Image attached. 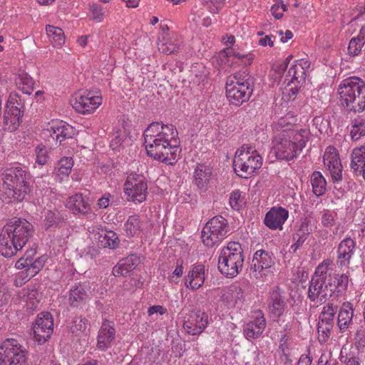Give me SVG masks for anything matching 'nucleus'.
<instances>
[{
  "label": "nucleus",
  "mask_w": 365,
  "mask_h": 365,
  "mask_svg": "<svg viewBox=\"0 0 365 365\" xmlns=\"http://www.w3.org/2000/svg\"><path fill=\"white\" fill-rule=\"evenodd\" d=\"M44 137H50L56 142V145H61L66 139L71 138L74 135L73 128L62 120L52 121L50 125L43 133Z\"/></svg>",
  "instance_id": "f3484780"
},
{
  "label": "nucleus",
  "mask_w": 365,
  "mask_h": 365,
  "mask_svg": "<svg viewBox=\"0 0 365 365\" xmlns=\"http://www.w3.org/2000/svg\"><path fill=\"white\" fill-rule=\"evenodd\" d=\"M46 31L53 46L61 47L64 44L65 36L61 28L48 25L46 27Z\"/></svg>",
  "instance_id": "e433bc0d"
},
{
  "label": "nucleus",
  "mask_w": 365,
  "mask_h": 365,
  "mask_svg": "<svg viewBox=\"0 0 365 365\" xmlns=\"http://www.w3.org/2000/svg\"><path fill=\"white\" fill-rule=\"evenodd\" d=\"M90 11L92 14L93 19L98 21L101 22L103 19V7L98 4H93L90 6Z\"/></svg>",
  "instance_id": "6e6d98bb"
},
{
  "label": "nucleus",
  "mask_w": 365,
  "mask_h": 365,
  "mask_svg": "<svg viewBox=\"0 0 365 365\" xmlns=\"http://www.w3.org/2000/svg\"><path fill=\"white\" fill-rule=\"evenodd\" d=\"M208 317L200 310L192 309L184 315V331L192 335L200 334L206 327Z\"/></svg>",
  "instance_id": "dca6fc26"
},
{
  "label": "nucleus",
  "mask_w": 365,
  "mask_h": 365,
  "mask_svg": "<svg viewBox=\"0 0 365 365\" xmlns=\"http://www.w3.org/2000/svg\"><path fill=\"white\" fill-rule=\"evenodd\" d=\"M73 165V160L71 157H63L60 159L56 163L53 171L56 180L59 182H62L66 179H68Z\"/></svg>",
  "instance_id": "cd10ccee"
},
{
  "label": "nucleus",
  "mask_w": 365,
  "mask_h": 365,
  "mask_svg": "<svg viewBox=\"0 0 365 365\" xmlns=\"http://www.w3.org/2000/svg\"><path fill=\"white\" fill-rule=\"evenodd\" d=\"M46 257L42 256L38 257L34 261L32 260L28 267L24 268L25 270L19 274V277H21L24 282L29 281L41 271L46 262Z\"/></svg>",
  "instance_id": "72a5a7b5"
},
{
  "label": "nucleus",
  "mask_w": 365,
  "mask_h": 365,
  "mask_svg": "<svg viewBox=\"0 0 365 365\" xmlns=\"http://www.w3.org/2000/svg\"><path fill=\"white\" fill-rule=\"evenodd\" d=\"M86 329V320L82 318H76L73 322V325L71 327V331L72 333L78 334L83 332Z\"/></svg>",
  "instance_id": "5fc2aeb1"
},
{
  "label": "nucleus",
  "mask_w": 365,
  "mask_h": 365,
  "mask_svg": "<svg viewBox=\"0 0 365 365\" xmlns=\"http://www.w3.org/2000/svg\"><path fill=\"white\" fill-rule=\"evenodd\" d=\"M115 338L113 323L104 321L98 331L97 347L101 351H106L111 346Z\"/></svg>",
  "instance_id": "412c9836"
},
{
  "label": "nucleus",
  "mask_w": 365,
  "mask_h": 365,
  "mask_svg": "<svg viewBox=\"0 0 365 365\" xmlns=\"http://www.w3.org/2000/svg\"><path fill=\"white\" fill-rule=\"evenodd\" d=\"M205 282V267L202 264L193 266L189 271L184 284L192 290L198 289Z\"/></svg>",
  "instance_id": "a878e982"
},
{
  "label": "nucleus",
  "mask_w": 365,
  "mask_h": 365,
  "mask_svg": "<svg viewBox=\"0 0 365 365\" xmlns=\"http://www.w3.org/2000/svg\"><path fill=\"white\" fill-rule=\"evenodd\" d=\"M230 292L232 298L235 300V302H237L238 300L241 301L243 299L244 292L240 287L233 285L230 287Z\"/></svg>",
  "instance_id": "680f3d73"
},
{
  "label": "nucleus",
  "mask_w": 365,
  "mask_h": 365,
  "mask_svg": "<svg viewBox=\"0 0 365 365\" xmlns=\"http://www.w3.org/2000/svg\"><path fill=\"white\" fill-rule=\"evenodd\" d=\"M329 262H327V277L331 279V292L332 294L334 292L341 293L347 289L349 284V276L346 274H336L332 269H329Z\"/></svg>",
  "instance_id": "bb28decb"
},
{
  "label": "nucleus",
  "mask_w": 365,
  "mask_h": 365,
  "mask_svg": "<svg viewBox=\"0 0 365 365\" xmlns=\"http://www.w3.org/2000/svg\"><path fill=\"white\" fill-rule=\"evenodd\" d=\"M230 230L227 220L217 215L210 220L204 226L201 237L202 242L207 247H212L224 239Z\"/></svg>",
  "instance_id": "9d476101"
},
{
  "label": "nucleus",
  "mask_w": 365,
  "mask_h": 365,
  "mask_svg": "<svg viewBox=\"0 0 365 365\" xmlns=\"http://www.w3.org/2000/svg\"><path fill=\"white\" fill-rule=\"evenodd\" d=\"M143 137L147 153L153 159L173 165L180 158L182 148L173 124L153 122L144 130Z\"/></svg>",
  "instance_id": "f257e3e1"
},
{
  "label": "nucleus",
  "mask_w": 365,
  "mask_h": 365,
  "mask_svg": "<svg viewBox=\"0 0 365 365\" xmlns=\"http://www.w3.org/2000/svg\"><path fill=\"white\" fill-rule=\"evenodd\" d=\"M169 28L167 24H160V36L158 38V49L165 53H171L173 51V48L166 46V35Z\"/></svg>",
  "instance_id": "c03bdc74"
},
{
  "label": "nucleus",
  "mask_w": 365,
  "mask_h": 365,
  "mask_svg": "<svg viewBox=\"0 0 365 365\" xmlns=\"http://www.w3.org/2000/svg\"><path fill=\"white\" fill-rule=\"evenodd\" d=\"M365 135V121L355 120L351 130L352 140H357Z\"/></svg>",
  "instance_id": "49530a36"
},
{
  "label": "nucleus",
  "mask_w": 365,
  "mask_h": 365,
  "mask_svg": "<svg viewBox=\"0 0 365 365\" xmlns=\"http://www.w3.org/2000/svg\"><path fill=\"white\" fill-rule=\"evenodd\" d=\"M105 245L110 248H115L118 245V237L113 232H107L104 234Z\"/></svg>",
  "instance_id": "4d7b16f0"
},
{
  "label": "nucleus",
  "mask_w": 365,
  "mask_h": 365,
  "mask_svg": "<svg viewBox=\"0 0 365 365\" xmlns=\"http://www.w3.org/2000/svg\"><path fill=\"white\" fill-rule=\"evenodd\" d=\"M286 307V302L284 300L279 290H274L270 293L268 299V308L269 312L276 317L283 314Z\"/></svg>",
  "instance_id": "2f4dec72"
},
{
  "label": "nucleus",
  "mask_w": 365,
  "mask_h": 365,
  "mask_svg": "<svg viewBox=\"0 0 365 365\" xmlns=\"http://www.w3.org/2000/svg\"><path fill=\"white\" fill-rule=\"evenodd\" d=\"M356 242L351 238L344 239L337 247L338 260L339 267L348 266L354 252Z\"/></svg>",
  "instance_id": "5701e85b"
},
{
  "label": "nucleus",
  "mask_w": 365,
  "mask_h": 365,
  "mask_svg": "<svg viewBox=\"0 0 365 365\" xmlns=\"http://www.w3.org/2000/svg\"><path fill=\"white\" fill-rule=\"evenodd\" d=\"M289 217V212L282 207H273L265 215L264 222L272 230H282L284 222Z\"/></svg>",
  "instance_id": "aec40b11"
},
{
  "label": "nucleus",
  "mask_w": 365,
  "mask_h": 365,
  "mask_svg": "<svg viewBox=\"0 0 365 365\" xmlns=\"http://www.w3.org/2000/svg\"><path fill=\"white\" fill-rule=\"evenodd\" d=\"M307 238L302 236H296V240H294V243L290 247V252L294 253L305 242Z\"/></svg>",
  "instance_id": "774afa93"
},
{
  "label": "nucleus",
  "mask_w": 365,
  "mask_h": 365,
  "mask_svg": "<svg viewBox=\"0 0 365 365\" xmlns=\"http://www.w3.org/2000/svg\"><path fill=\"white\" fill-rule=\"evenodd\" d=\"M68 302L71 307H78L83 304L87 299V293L81 284L72 285L68 292Z\"/></svg>",
  "instance_id": "473e14b6"
},
{
  "label": "nucleus",
  "mask_w": 365,
  "mask_h": 365,
  "mask_svg": "<svg viewBox=\"0 0 365 365\" xmlns=\"http://www.w3.org/2000/svg\"><path fill=\"white\" fill-rule=\"evenodd\" d=\"M202 5L212 14H217L222 8V5L212 0H206L203 1Z\"/></svg>",
  "instance_id": "bf43d9fd"
},
{
  "label": "nucleus",
  "mask_w": 365,
  "mask_h": 365,
  "mask_svg": "<svg viewBox=\"0 0 365 365\" xmlns=\"http://www.w3.org/2000/svg\"><path fill=\"white\" fill-rule=\"evenodd\" d=\"M337 306L328 303L323 307L319 317L317 331L320 342H326L331 334L334 327V318L337 309Z\"/></svg>",
  "instance_id": "2eb2a0df"
},
{
  "label": "nucleus",
  "mask_w": 365,
  "mask_h": 365,
  "mask_svg": "<svg viewBox=\"0 0 365 365\" xmlns=\"http://www.w3.org/2000/svg\"><path fill=\"white\" fill-rule=\"evenodd\" d=\"M36 252L34 250H27L24 257L20 258L15 264V267L18 269H22L28 267L30 262L33 260Z\"/></svg>",
  "instance_id": "603ef678"
},
{
  "label": "nucleus",
  "mask_w": 365,
  "mask_h": 365,
  "mask_svg": "<svg viewBox=\"0 0 365 365\" xmlns=\"http://www.w3.org/2000/svg\"><path fill=\"white\" fill-rule=\"evenodd\" d=\"M305 130L292 131L287 136L283 135L282 137L274 140V153L278 159L291 160L305 147L307 138L304 135Z\"/></svg>",
  "instance_id": "423d86ee"
},
{
  "label": "nucleus",
  "mask_w": 365,
  "mask_h": 365,
  "mask_svg": "<svg viewBox=\"0 0 365 365\" xmlns=\"http://www.w3.org/2000/svg\"><path fill=\"white\" fill-rule=\"evenodd\" d=\"M182 274V264H178L177 267L175 268L173 274L169 277L170 281L173 283H178Z\"/></svg>",
  "instance_id": "69168bd1"
},
{
  "label": "nucleus",
  "mask_w": 365,
  "mask_h": 365,
  "mask_svg": "<svg viewBox=\"0 0 365 365\" xmlns=\"http://www.w3.org/2000/svg\"><path fill=\"white\" fill-rule=\"evenodd\" d=\"M241 192L239 190L233 191L230 197V204L234 210H239L240 207Z\"/></svg>",
  "instance_id": "052dcab7"
},
{
  "label": "nucleus",
  "mask_w": 365,
  "mask_h": 365,
  "mask_svg": "<svg viewBox=\"0 0 365 365\" xmlns=\"http://www.w3.org/2000/svg\"><path fill=\"white\" fill-rule=\"evenodd\" d=\"M28 351L16 340L6 339L0 348V365H28Z\"/></svg>",
  "instance_id": "9b49d317"
},
{
  "label": "nucleus",
  "mask_w": 365,
  "mask_h": 365,
  "mask_svg": "<svg viewBox=\"0 0 365 365\" xmlns=\"http://www.w3.org/2000/svg\"><path fill=\"white\" fill-rule=\"evenodd\" d=\"M350 166L354 172H359L365 180V143L352 150Z\"/></svg>",
  "instance_id": "c756f323"
},
{
  "label": "nucleus",
  "mask_w": 365,
  "mask_h": 365,
  "mask_svg": "<svg viewBox=\"0 0 365 365\" xmlns=\"http://www.w3.org/2000/svg\"><path fill=\"white\" fill-rule=\"evenodd\" d=\"M244 263L243 250L237 242H230L221 250L218 257V269L227 277L232 278L242 269Z\"/></svg>",
  "instance_id": "39448f33"
},
{
  "label": "nucleus",
  "mask_w": 365,
  "mask_h": 365,
  "mask_svg": "<svg viewBox=\"0 0 365 365\" xmlns=\"http://www.w3.org/2000/svg\"><path fill=\"white\" fill-rule=\"evenodd\" d=\"M33 233V225L26 220H9L0 234V253L5 257L15 255L26 245Z\"/></svg>",
  "instance_id": "f03ea898"
},
{
  "label": "nucleus",
  "mask_w": 365,
  "mask_h": 365,
  "mask_svg": "<svg viewBox=\"0 0 365 365\" xmlns=\"http://www.w3.org/2000/svg\"><path fill=\"white\" fill-rule=\"evenodd\" d=\"M230 55V52L229 51V48H227L220 51L219 53L214 57V59L218 65L226 64L229 61L228 58Z\"/></svg>",
  "instance_id": "13d9d810"
},
{
  "label": "nucleus",
  "mask_w": 365,
  "mask_h": 365,
  "mask_svg": "<svg viewBox=\"0 0 365 365\" xmlns=\"http://www.w3.org/2000/svg\"><path fill=\"white\" fill-rule=\"evenodd\" d=\"M10 298V294L6 286L0 284V307L6 304Z\"/></svg>",
  "instance_id": "e2e57ef3"
},
{
  "label": "nucleus",
  "mask_w": 365,
  "mask_h": 365,
  "mask_svg": "<svg viewBox=\"0 0 365 365\" xmlns=\"http://www.w3.org/2000/svg\"><path fill=\"white\" fill-rule=\"evenodd\" d=\"M338 93L341 106L351 113L365 110V82L351 76L343 80L339 86Z\"/></svg>",
  "instance_id": "20e7f679"
},
{
  "label": "nucleus",
  "mask_w": 365,
  "mask_h": 365,
  "mask_svg": "<svg viewBox=\"0 0 365 365\" xmlns=\"http://www.w3.org/2000/svg\"><path fill=\"white\" fill-rule=\"evenodd\" d=\"M29 174L19 166H9L1 173L0 195L3 201H22L30 191Z\"/></svg>",
  "instance_id": "7ed1b4c3"
},
{
  "label": "nucleus",
  "mask_w": 365,
  "mask_h": 365,
  "mask_svg": "<svg viewBox=\"0 0 365 365\" xmlns=\"http://www.w3.org/2000/svg\"><path fill=\"white\" fill-rule=\"evenodd\" d=\"M266 327V320L264 316H257L255 319L246 324L243 332L248 339L257 338L261 335Z\"/></svg>",
  "instance_id": "7c9ffc66"
},
{
  "label": "nucleus",
  "mask_w": 365,
  "mask_h": 365,
  "mask_svg": "<svg viewBox=\"0 0 365 365\" xmlns=\"http://www.w3.org/2000/svg\"><path fill=\"white\" fill-rule=\"evenodd\" d=\"M166 311L167 309L164 308L163 306L154 305L148 308V313L150 316L154 314H159L160 315H163L166 312Z\"/></svg>",
  "instance_id": "338daca9"
},
{
  "label": "nucleus",
  "mask_w": 365,
  "mask_h": 365,
  "mask_svg": "<svg viewBox=\"0 0 365 365\" xmlns=\"http://www.w3.org/2000/svg\"><path fill=\"white\" fill-rule=\"evenodd\" d=\"M336 213L326 210L323 212L321 217V222L324 227L330 228L336 223Z\"/></svg>",
  "instance_id": "8fccbe9b"
},
{
  "label": "nucleus",
  "mask_w": 365,
  "mask_h": 365,
  "mask_svg": "<svg viewBox=\"0 0 365 365\" xmlns=\"http://www.w3.org/2000/svg\"><path fill=\"white\" fill-rule=\"evenodd\" d=\"M254 89L245 87L243 85H235L233 78H227L226 81V96L230 103L237 106L248 101Z\"/></svg>",
  "instance_id": "a211bd4d"
},
{
  "label": "nucleus",
  "mask_w": 365,
  "mask_h": 365,
  "mask_svg": "<svg viewBox=\"0 0 365 365\" xmlns=\"http://www.w3.org/2000/svg\"><path fill=\"white\" fill-rule=\"evenodd\" d=\"M311 183L313 192L317 196L324 195L326 191L327 182L320 172L314 171L311 175Z\"/></svg>",
  "instance_id": "79ce46f5"
},
{
  "label": "nucleus",
  "mask_w": 365,
  "mask_h": 365,
  "mask_svg": "<svg viewBox=\"0 0 365 365\" xmlns=\"http://www.w3.org/2000/svg\"><path fill=\"white\" fill-rule=\"evenodd\" d=\"M287 10V6L281 2L273 4L270 9L272 15L277 19H279L283 16V13Z\"/></svg>",
  "instance_id": "864d4df0"
},
{
  "label": "nucleus",
  "mask_w": 365,
  "mask_h": 365,
  "mask_svg": "<svg viewBox=\"0 0 365 365\" xmlns=\"http://www.w3.org/2000/svg\"><path fill=\"white\" fill-rule=\"evenodd\" d=\"M212 169L204 164H199L195 170L194 179L196 185L200 188L207 185L212 176Z\"/></svg>",
  "instance_id": "f704fd0d"
},
{
  "label": "nucleus",
  "mask_w": 365,
  "mask_h": 365,
  "mask_svg": "<svg viewBox=\"0 0 365 365\" xmlns=\"http://www.w3.org/2000/svg\"><path fill=\"white\" fill-rule=\"evenodd\" d=\"M141 259L136 255H130L118 262L113 267V273L115 277L126 276L134 270L140 264Z\"/></svg>",
  "instance_id": "b1692460"
},
{
  "label": "nucleus",
  "mask_w": 365,
  "mask_h": 365,
  "mask_svg": "<svg viewBox=\"0 0 365 365\" xmlns=\"http://www.w3.org/2000/svg\"><path fill=\"white\" fill-rule=\"evenodd\" d=\"M22 107L19 96L16 93L10 94L3 118L2 128L4 130L13 132L19 128L23 116Z\"/></svg>",
  "instance_id": "f8f14e48"
},
{
  "label": "nucleus",
  "mask_w": 365,
  "mask_h": 365,
  "mask_svg": "<svg viewBox=\"0 0 365 365\" xmlns=\"http://www.w3.org/2000/svg\"><path fill=\"white\" fill-rule=\"evenodd\" d=\"M16 83L19 89L25 94L30 95L34 91V81L33 78L26 73L19 74L16 79Z\"/></svg>",
  "instance_id": "a19ab883"
},
{
  "label": "nucleus",
  "mask_w": 365,
  "mask_h": 365,
  "mask_svg": "<svg viewBox=\"0 0 365 365\" xmlns=\"http://www.w3.org/2000/svg\"><path fill=\"white\" fill-rule=\"evenodd\" d=\"M365 43V26H363L359 35L352 38L348 46L349 53L353 56H357L361 51V48Z\"/></svg>",
  "instance_id": "ea45409f"
},
{
  "label": "nucleus",
  "mask_w": 365,
  "mask_h": 365,
  "mask_svg": "<svg viewBox=\"0 0 365 365\" xmlns=\"http://www.w3.org/2000/svg\"><path fill=\"white\" fill-rule=\"evenodd\" d=\"M243 145L235 153L233 168L236 174L242 178H248L262 165V158L256 150Z\"/></svg>",
  "instance_id": "6e6552de"
},
{
  "label": "nucleus",
  "mask_w": 365,
  "mask_h": 365,
  "mask_svg": "<svg viewBox=\"0 0 365 365\" xmlns=\"http://www.w3.org/2000/svg\"><path fill=\"white\" fill-rule=\"evenodd\" d=\"M53 329V320L49 312L38 314L33 327V338L39 344L45 343L51 336Z\"/></svg>",
  "instance_id": "4468645a"
},
{
  "label": "nucleus",
  "mask_w": 365,
  "mask_h": 365,
  "mask_svg": "<svg viewBox=\"0 0 365 365\" xmlns=\"http://www.w3.org/2000/svg\"><path fill=\"white\" fill-rule=\"evenodd\" d=\"M71 103L73 109L81 114L93 113L102 103V97L93 91L81 90L72 97Z\"/></svg>",
  "instance_id": "ddd939ff"
},
{
  "label": "nucleus",
  "mask_w": 365,
  "mask_h": 365,
  "mask_svg": "<svg viewBox=\"0 0 365 365\" xmlns=\"http://www.w3.org/2000/svg\"><path fill=\"white\" fill-rule=\"evenodd\" d=\"M148 182L142 174L131 172L128 174L123 183V193L128 202L135 204L146 200Z\"/></svg>",
  "instance_id": "1a4fd4ad"
},
{
  "label": "nucleus",
  "mask_w": 365,
  "mask_h": 365,
  "mask_svg": "<svg viewBox=\"0 0 365 365\" xmlns=\"http://www.w3.org/2000/svg\"><path fill=\"white\" fill-rule=\"evenodd\" d=\"M327 262L324 261L319 264L309 282L308 298L312 302H325L332 296L331 279L327 277Z\"/></svg>",
  "instance_id": "0eeeda50"
},
{
  "label": "nucleus",
  "mask_w": 365,
  "mask_h": 365,
  "mask_svg": "<svg viewBox=\"0 0 365 365\" xmlns=\"http://www.w3.org/2000/svg\"><path fill=\"white\" fill-rule=\"evenodd\" d=\"M354 309L351 303L344 302L339 309L337 325L341 332H345L352 322Z\"/></svg>",
  "instance_id": "c85d7f7f"
},
{
  "label": "nucleus",
  "mask_w": 365,
  "mask_h": 365,
  "mask_svg": "<svg viewBox=\"0 0 365 365\" xmlns=\"http://www.w3.org/2000/svg\"><path fill=\"white\" fill-rule=\"evenodd\" d=\"M24 299L27 309H36L41 299V293L34 287H31L24 290Z\"/></svg>",
  "instance_id": "c9c22d12"
},
{
  "label": "nucleus",
  "mask_w": 365,
  "mask_h": 365,
  "mask_svg": "<svg viewBox=\"0 0 365 365\" xmlns=\"http://www.w3.org/2000/svg\"><path fill=\"white\" fill-rule=\"evenodd\" d=\"M36 163L44 165L49 159V153L47 148L42 145H38L35 148Z\"/></svg>",
  "instance_id": "a18cd8bd"
},
{
  "label": "nucleus",
  "mask_w": 365,
  "mask_h": 365,
  "mask_svg": "<svg viewBox=\"0 0 365 365\" xmlns=\"http://www.w3.org/2000/svg\"><path fill=\"white\" fill-rule=\"evenodd\" d=\"M110 194L108 192L105 193L98 200L97 205L100 209L107 208L110 205Z\"/></svg>",
  "instance_id": "0e129e2a"
},
{
  "label": "nucleus",
  "mask_w": 365,
  "mask_h": 365,
  "mask_svg": "<svg viewBox=\"0 0 365 365\" xmlns=\"http://www.w3.org/2000/svg\"><path fill=\"white\" fill-rule=\"evenodd\" d=\"M287 81V86L284 88L283 92V98L287 101L294 100L301 88L302 84L297 83H292L289 81Z\"/></svg>",
  "instance_id": "de8ad7c7"
},
{
  "label": "nucleus",
  "mask_w": 365,
  "mask_h": 365,
  "mask_svg": "<svg viewBox=\"0 0 365 365\" xmlns=\"http://www.w3.org/2000/svg\"><path fill=\"white\" fill-rule=\"evenodd\" d=\"M329 150H334V148L329 147ZM324 163L328 168L332 181L339 182L342 180V166L338 155L336 153H331V150L326 151L324 155Z\"/></svg>",
  "instance_id": "4be33fe9"
},
{
  "label": "nucleus",
  "mask_w": 365,
  "mask_h": 365,
  "mask_svg": "<svg viewBox=\"0 0 365 365\" xmlns=\"http://www.w3.org/2000/svg\"><path fill=\"white\" fill-rule=\"evenodd\" d=\"M274 264L272 255L265 250H257L253 256L250 269L255 272V276L264 269H268Z\"/></svg>",
  "instance_id": "393cba45"
},
{
  "label": "nucleus",
  "mask_w": 365,
  "mask_h": 365,
  "mask_svg": "<svg viewBox=\"0 0 365 365\" xmlns=\"http://www.w3.org/2000/svg\"><path fill=\"white\" fill-rule=\"evenodd\" d=\"M66 207L74 215H86L91 210L89 199L81 193H76L68 197Z\"/></svg>",
  "instance_id": "6ab92c4d"
},
{
  "label": "nucleus",
  "mask_w": 365,
  "mask_h": 365,
  "mask_svg": "<svg viewBox=\"0 0 365 365\" xmlns=\"http://www.w3.org/2000/svg\"><path fill=\"white\" fill-rule=\"evenodd\" d=\"M228 78H233L235 85H243L246 88L254 89L255 79L250 74L247 69L240 71L235 73L233 76H229Z\"/></svg>",
  "instance_id": "4c0bfd02"
},
{
  "label": "nucleus",
  "mask_w": 365,
  "mask_h": 365,
  "mask_svg": "<svg viewBox=\"0 0 365 365\" xmlns=\"http://www.w3.org/2000/svg\"><path fill=\"white\" fill-rule=\"evenodd\" d=\"M306 78V71L299 66L292 65L286 75L284 83L289 81V83L302 84Z\"/></svg>",
  "instance_id": "37998d69"
},
{
  "label": "nucleus",
  "mask_w": 365,
  "mask_h": 365,
  "mask_svg": "<svg viewBox=\"0 0 365 365\" xmlns=\"http://www.w3.org/2000/svg\"><path fill=\"white\" fill-rule=\"evenodd\" d=\"M141 222L140 217L134 215L130 216L124 224V231L127 236L133 237L140 232Z\"/></svg>",
  "instance_id": "58836bf2"
},
{
  "label": "nucleus",
  "mask_w": 365,
  "mask_h": 365,
  "mask_svg": "<svg viewBox=\"0 0 365 365\" xmlns=\"http://www.w3.org/2000/svg\"><path fill=\"white\" fill-rule=\"evenodd\" d=\"M310 220L307 219H304L302 220L299 228L297 230V232L293 235V240H296V236H302L303 237L307 238V236L311 233L312 229L310 228Z\"/></svg>",
  "instance_id": "3c124183"
},
{
  "label": "nucleus",
  "mask_w": 365,
  "mask_h": 365,
  "mask_svg": "<svg viewBox=\"0 0 365 365\" xmlns=\"http://www.w3.org/2000/svg\"><path fill=\"white\" fill-rule=\"evenodd\" d=\"M59 218V212L57 210H47L43 220L45 228L48 230L56 225L58 223Z\"/></svg>",
  "instance_id": "09e8293b"
}]
</instances>
